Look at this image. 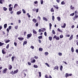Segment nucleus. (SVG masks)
<instances>
[{"label":"nucleus","instance_id":"4d7b16f0","mask_svg":"<svg viewBox=\"0 0 78 78\" xmlns=\"http://www.w3.org/2000/svg\"><path fill=\"white\" fill-rule=\"evenodd\" d=\"M35 25L36 26V27H37L38 26V25H39L38 24V23H36Z\"/></svg>","mask_w":78,"mask_h":78},{"label":"nucleus","instance_id":"052dcab7","mask_svg":"<svg viewBox=\"0 0 78 78\" xmlns=\"http://www.w3.org/2000/svg\"><path fill=\"white\" fill-rule=\"evenodd\" d=\"M30 48H32V49H34V46H31L30 47Z\"/></svg>","mask_w":78,"mask_h":78},{"label":"nucleus","instance_id":"0e129e2a","mask_svg":"<svg viewBox=\"0 0 78 78\" xmlns=\"http://www.w3.org/2000/svg\"><path fill=\"white\" fill-rule=\"evenodd\" d=\"M34 58L35 59H38V57H37L36 56H34Z\"/></svg>","mask_w":78,"mask_h":78},{"label":"nucleus","instance_id":"6ab92c4d","mask_svg":"<svg viewBox=\"0 0 78 78\" xmlns=\"http://www.w3.org/2000/svg\"><path fill=\"white\" fill-rule=\"evenodd\" d=\"M4 28H6L7 27V24H5L4 25Z\"/></svg>","mask_w":78,"mask_h":78},{"label":"nucleus","instance_id":"7c9ffc66","mask_svg":"<svg viewBox=\"0 0 78 78\" xmlns=\"http://www.w3.org/2000/svg\"><path fill=\"white\" fill-rule=\"evenodd\" d=\"M5 44L3 43H2V42H0V46H2L3 45H4Z\"/></svg>","mask_w":78,"mask_h":78},{"label":"nucleus","instance_id":"0eeeda50","mask_svg":"<svg viewBox=\"0 0 78 78\" xmlns=\"http://www.w3.org/2000/svg\"><path fill=\"white\" fill-rule=\"evenodd\" d=\"M32 21L34 22V23H36V22H37V20L35 18H34L33 19Z\"/></svg>","mask_w":78,"mask_h":78},{"label":"nucleus","instance_id":"8fccbe9b","mask_svg":"<svg viewBox=\"0 0 78 78\" xmlns=\"http://www.w3.org/2000/svg\"><path fill=\"white\" fill-rule=\"evenodd\" d=\"M44 35L45 36H47V33L46 32H44Z\"/></svg>","mask_w":78,"mask_h":78},{"label":"nucleus","instance_id":"4468645a","mask_svg":"<svg viewBox=\"0 0 78 78\" xmlns=\"http://www.w3.org/2000/svg\"><path fill=\"white\" fill-rule=\"evenodd\" d=\"M18 39L20 40V41H23V39H24V38H23L18 37Z\"/></svg>","mask_w":78,"mask_h":78},{"label":"nucleus","instance_id":"69168bd1","mask_svg":"<svg viewBox=\"0 0 78 78\" xmlns=\"http://www.w3.org/2000/svg\"><path fill=\"white\" fill-rule=\"evenodd\" d=\"M24 44H27V41H24Z\"/></svg>","mask_w":78,"mask_h":78},{"label":"nucleus","instance_id":"3c124183","mask_svg":"<svg viewBox=\"0 0 78 78\" xmlns=\"http://www.w3.org/2000/svg\"><path fill=\"white\" fill-rule=\"evenodd\" d=\"M57 30L58 31H59V32H61V30H60V29H59V28H58L57 29Z\"/></svg>","mask_w":78,"mask_h":78},{"label":"nucleus","instance_id":"20e7f679","mask_svg":"<svg viewBox=\"0 0 78 78\" xmlns=\"http://www.w3.org/2000/svg\"><path fill=\"white\" fill-rule=\"evenodd\" d=\"M2 53H3V55L5 54V53H6V52L5 51V49L4 48H3V49H2Z\"/></svg>","mask_w":78,"mask_h":78},{"label":"nucleus","instance_id":"a18cd8bd","mask_svg":"<svg viewBox=\"0 0 78 78\" xmlns=\"http://www.w3.org/2000/svg\"><path fill=\"white\" fill-rule=\"evenodd\" d=\"M15 28L16 29V30H17V29L18 28V26H16L15 27Z\"/></svg>","mask_w":78,"mask_h":78},{"label":"nucleus","instance_id":"7ed1b4c3","mask_svg":"<svg viewBox=\"0 0 78 78\" xmlns=\"http://www.w3.org/2000/svg\"><path fill=\"white\" fill-rule=\"evenodd\" d=\"M22 12V10H20V11L17 12H16V14H17V15H19V14H21Z\"/></svg>","mask_w":78,"mask_h":78},{"label":"nucleus","instance_id":"cd10ccee","mask_svg":"<svg viewBox=\"0 0 78 78\" xmlns=\"http://www.w3.org/2000/svg\"><path fill=\"white\" fill-rule=\"evenodd\" d=\"M43 20H45V21H48L47 19L46 18H45V17H43Z\"/></svg>","mask_w":78,"mask_h":78},{"label":"nucleus","instance_id":"b1692460","mask_svg":"<svg viewBox=\"0 0 78 78\" xmlns=\"http://www.w3.org/2000/svg\"><path fill=\"white\" fill-rule=\"evenodd\" d=\"M61 4L62 5H65V4H66V3H65L64 1H63L61 2Z\"/></svg>","mask_w":78,"mask_h":78},{"label":"nucleus","instance_id":"a211bd4d","mask_svg":"<svg viewBox=\"0 0 78 78\" xmlns=\"http://www.w3.org/2000/svg\"><path fill=\"white\" fill-rule=\"evenodd\" d=\"M4 0H0V3L1 4H3L2 2H4Z\"/></svg>","mask_w":78,"mask_h":78},{"label":"nucleus","instance_id":"5701e85b","mask_svg":"<svg viewBox=\"0 0 78 78\" xmlns=\"http://www.w3.org/2000/svg\"><path fill=\"white\" fill-rule=\"evenodd\" d=\"M10 42V40H6L5 41V42L6 44H7V43H8V42Z\"/></svg>","mask_w":78,"mask_h":78},{"label":"nucleus","instance_id":"de8ad7c7","mask_svg":"<svg viewBox=\"0 0 78 78\" xmlns=\"http://www.w3.org/2000/svg\"><path fill=\"white\" fill-rule=\"evenodd\" d=\"M56 40H59V37H56Z\"/></svg>","mask_w":78,"mask_h":78},{"label":"nucleus","instance_id":"c03bdc74","mask_svg":"<svg viewBox=\"0 0 78 78\" xmlns=\"http://www.w3.org/2000/svg\"><path fill=\"white\" fill-rule=\"evenodd\" d=\"M9 44H7V46H6V48H7V49H8V48H9Z\"/></svg>","mask_w":78,"mask_h":78},{"label":"nucleus","instance_id":"a19ab883","mask_svg":"<svg viewBox=\"0 0 78 78\" xmlns=\"http://www.w3.org/2000/svg\"><path fill=\"white\" fill-rule=\"evenodd\" d=\"M34 3L35 4H38V2L37 1H36L35 2H34Z\"/></svg>","mask_w":78,"mask_h":78},{"label":"nucleus","instance_id":"58836bf2","mask_svg":"<svg viewBox=\"0 0 78 78\" xmlns=\"http://www.w3.org/2000/svg\"><path fill=\"white\" fill-rule=\"evenodd\" d=\"M52 33L53 34H55V30H52Z\"/></svg>","mask_w":78,"mask_h":78},{"label":"nucleus","instance_id":"a878e982","mask_svg":"<svg viewBox=\"0 0 78 78\" xmlns=\"http://www.w3.org/2000/svg\"><path fill=\"white\" fill-rule=\"evenodd\" d=\"M57 18L58 21H60L61 20V18L60 17H58Z\"/></svg>","mask_w":78,"mask_h":78},{"label":"nucleus","instance_id":"393cba45","mask_svg":"<svg viewBox=\"0 0 78 78\" xmlns=\"http://www.w3.org/2000/svg\"><path fill=\"white\" fill-rule=\"evenodd\" d=\"M34 68H38V66L37 65H34Z\"/></svg>","mask_w":78,"mask_h":78},{"label":"nucleus","instance_id":"680f3d73","mask_svg":"<svg viewBox=\"0 0 78 78\" xmlns=\"http://www.w3.org/2000/svg\"><path fill=\"white\" fill-rule=\"evenodd\" d=\"M45 78H48V76L46 74L45 76Z\"/></svg>","mask_w":78,"mask_h":78},{"label":"nucleus","instance_id":"f704fd0d","mask_svg":"<svg viewBox=\"0 0 78 78\" xmlns=\"http://www.w3.org/2000/svg\"><path fill=\"white\" fill-rule=\"evenodd\" d=\"M62 68H63L62 66H61L60 68V70L62 71Z\"/></svg>","mask_w":78,"mask_h":78},{"label":"nucleus","instance_id":"473e14b6","mask_svg":"<svg viewBox=\"0 0 78 78\" xmlns=\"http://www.w3.org/2000/svg\"><path fill=\"white\" fill-rule=\"evenodd\" d=\"M44 54L45 55H46L47 56V55H48V52H46L44 53Z\"/></svg>","mask_w":78,"mask_h":78},{"label":"nucleus","instance_id":"4be33fe9","mask_svg":"<svg viewBox=\"0 0 78 78\" xmlns=\"http://www.w3.org/2000/svg\"><path fill=\"white\" fill-rule=\"evenodd\" d=\"M69 74L68 73H66L65 75V76L66 78H67L69 76Z\"/></svg>","mask_w":78,"mask_h":78},{"label":"nucleus","instance_id":"09e8293b","mask_svg":"<svg viewBox=\"0 0 78 78\" xmlns=\"http://www.w3.org/2000/svg\"><path fill=\"white\" fill-rule=\"evenodd\" d=\"M58 54L59 56H61L62 55V54L61 52H59Z\"/></svg>","mask_w":78,"mask_h":78},{"label":"nucleus","instance_id":"49530a36","mask_svg":"<svg viewBox=\"0 0 78 78\" xmlns=\"http://www.w3.org/2000/svg\"><path fill=\"white\" fill-rule=\"evenodd\" d=\"M18 6V4H16L14 5V8H15V7H16V6Z\"/></svg>","mask_w":78,"mask_h":78},{"label":"nucleus","instance_id":"e2e57ef3","mask_svg":"<svg viewBox=\"0 0 78 78\" xmlns=\"http://www.w3.org/2000/svg\"><path fill=\"white\" fill-rule=\"evenodd\" d=\"M14 45L15 46H17V43L16 42H15L14 43Z\"/></svg>","mask_w":78,"mask_h":78},{"label":"nucleus","instance_id":"39448f33","mask_svg":"<svg viewBox=\"0 0 78 78\" xmlns=\"http://www.w3.org/2000/svg\"><path fill=\"white\" fill-rule=\"evenodd\" d=\"M7 70H8L7 68H5L3 70V73H5L6 72Z\"/></svg>","mask_w":78,"mask_h":78},{"label":"nucleus","instance_id":"aec40b11","mask_svg":"<svg viewBox=\"0 0 78 78\" xmlns=\"http://www.w3.org/2000/svg\"><path fill=\"white\" fill-rule=\"evenodd\" d=\"M39 51H42L43 50V49H42V48H39Z\"/></svg>","mask_w":78,"mask_h":78},{"label":"nucleus","instance_id":"f257e3e1","mask_svg":"<svg viewBox=\"0 0 78 78\" xmlns=\"http://www.w3.org/2000/svg\"><path fill=\"white\" fill-rule=\"evenodd\" d=\"M75 14V16L74 17V18L73 19V20H75L76 19H77L78 18V15L76 14L77 13V11H75L74 12Z\"/></svg>","mask_w":78,"mask_h":78},{"label":"nucleus","instance_id":"4c0bfd02","mask_svg":"<svg viewBox=\"0 0 78 78\" xmlns=\"http://www.w3.org/2000/svg\"><path fill=\"white\" fill-rule=\"evenodd\" d=\"M27 16H28V17H29V18L31 17V16L29 15V13H27Z\"/></svg>","mask_w":78,"mask_h":78},{"label":"nucleus","instance_id":"dca6fc26","mask_svg":"<svg viewBox=\"0 0 78 78\" xmlns=\"http://www.w3.org/2000/svg\"><path fill=\"white\" fill-rule=\"evenodd\" d=\"M51 12H55V10H54V9H53V8H52L51 9Z\"/></svg>","mask_w":78,"mask_h":78},{"label":"nucleus","instance_id":"ea45409f","mask_svg":"<svg viewBox=\"0 0 78 78\" xmlns=\"http://www.w3.org/2000/svg\"><path fill=\"white\" fill-rule=\"evenodd\" d=\"M38 73L39 74V76H40V77H41V72H39Z\"/></svg>","mask_w":78,"mask_h":78},{"label":"nucleus","instance_id":"1a4fd4ad","mask_svg":"<svg viewBox=\"0 0 78 78\" xmlns=\"http://www.w3.org/2000/svg\"><path fill=\"white\" fill-rule=\"evenodd\" d=\"M12 68V65H10L9 66V70H11Z\"/></svg>","mask_w":78,"mask_h":78},{"label":"nucleus","instance_id":"9d476101","mask_svg":"<svg viewBox=\"0 0 78 78\" xmlns=\"http://www.w3.org/2000/svg\"><path fill=\"white\" fill-rule=\"evenodd\" d=\"M73 35H72L69 38V41H71L72 39H73Z\"/></svg>","mask_w":78,"mask_h":78},{"label":"nucleus","instance_id":"f3484780","mask_svg":"<svg viewBox=\"0 0 78 78\" xmlns=\"http://www.w3.org/2000/svg\"><path fill=\"white\" fill-rule=\"evenodd\" d=\"M35 62H36V60L34 59V60H33L32 61H31V63H34Z\"/></svg>","mask_w":78,"mask_h":78},{"label":"nucleus","instance_id":"9b49d317","mask_svg":"<svg viewBox=\"0 0 78 78\" xmlns=\"http://www.w3.org/2000/svg\"><path fill=\"white\" fill-rule=\"evenodd\" d=\"M66 23H64V25L63 26H62L61 27L62 28H65V27H66Z\"/></svg>","mask_w":78,"mask_h":78},{"label":"nucleus","instance_id":"412c9836","mask_svg":"<svg viewBox=\"0 0 78 78\" xmlns=\"http://www.w3.org/2000/svg\"><path fill=\"white\" fill-rule=\"evenodd\" d=\"M58 69H59V67L58 66H55V67L54 68V69L55 70L56 69V70H58Z\"/></svg>","mask_w":78,"mask_h":78},{"label":"nucleus","instance_id":"bb28decb","mask_svg":"<svg viewBox=\"0 0 78 78\" xmlns=\"http://www.w3.org/2000/svg\"><path fill=\"white\" fill-rule=\"evenodd\" d=\"M3 9L4 10V11H6V10H7V9H7L5 7H4L3 8Z\"/></svg>","mask_w":78,"mask_h":78},{"label":"nucleus","instance_id":"ddd939ff","mask_svg":"<svg viewBox=\"0 0 78 78\" xmlns=\"http://www.w3.org/2000/svg\"><path fill=\"white\" fill-rule=\"evenodd\" d=\"M53 7L54 8H55V9H59V7H58V6H56L55 5H53Z\"/></svg>","mask_w":78,"mask_h":78},{"label":"nucleus","instance_id":"338daca9","mask_svg":"<svg viewBox=\"0 0 78 78\" xmlns=\"http://www.w3.org/2000/svg\"><path fill=\"white\" fill-rule=\"evenodd\" d=\"M36 12H38L39 11V10H38V9H36Z\"/></svg>","mask_w":78,"mask_h":78},{"label":"nucleus","instance_id":"603ef678","mask_svg":"<svg viewBox=\"0 0 78 78\" xmlns=\"http://www.w3.org/2000/svg\"><path fill=\"white\" fill-rule=\"evenodd\" d=\"M9 30H11V26H9Z\"/></svg>","mask_w":78,"mask_h":78},{"label":"nucleus","instance_id":"774afa93","mask_svg":"<svg viewBox=\"0 0 78 78\" xmlns=\"http://www.w3.org/2000/svg\"><path fill=\"white\" fill-rule=\"evenodd\" d=\"M76 39H78V35H77L76 36Z\"/></svg>","mask_w":78,"mask_h":78},{"label":"nucleus","instance_id":"2f4dec72","mask_svg":"<svg viewBox=\"0 0 78 78\" xmlns=\"http://www.w3.org/2000/svg\"><path fill=\"white\" fill-rule=\"evenodd\" d=\"M38 39H42V36H39L38 37Z\"/></svg>","mask_w":78,"mask_h":78},{"label":"nucleus","instance_id":"864d4df0","mask_svg":"<svg viewBox=\"0 0 78 78\" xmlns=\"http://www.w3.org/2000/svg\"><path fill=\"white\" fill-rule=\"evenodd\" d=\"M28 64L29 66H31V63L30 62H28Z\"/></svg>","mask_w":78,"mask_h":78},{"label":"nucleus","instance_id":"5fc2aeb1","mask_svg":"<svg viewBox=\"0 0 78 78\" xmlns=\"http://www.w3.org/2000/svg\"><path fill=\"white\" fill-rule=\"evenodd\" d=\"M38 19L39 20H41V17L39 16H38Z\"/></svg>","mask_w":78,"mask_h":78},{"label":"nucleus","instance_id":"2eb2a0df","mask_svg":"<svg viewBox=\"0 0 78 78\" xmlns=\"http://www.w3.org/2000/svg\"><path fill=\"white\" fill-rule=\"evenodd\" d=\"M12 7H10L9 8V11H12Z\"/></svg>","mask_w":78,"mask_h":78},{"label":"nucleus","instance_id":"f03ea898","mask_svg":"<svg viewBox=\"0 0 78 78\" xmlns=\"http://www.w3.org/2000/svg\"><path fill=\"white\" fill-rule=\"evenodd\" d=\"M32 36V34H31V33L28 34L27 35V39H29V38H30V37H31Z\"/></svg>","mask_w":78,"mask_h":78},{"label":"nucleus","instance_id":"bf43d9fd","mask_svg":"<svg viewBox=\"0 0 78 78\" xmlns=\"http://www.w3.org/2000/svg\"><path fill=\"white\" fill-rule=\"evenodd\" d=\"M7 31V33H9V28H7L6 30Z\"/></svg>","mask_w":78,"mask_h":78},{"label":"nucleus","instance_id":"f8f14e48","mask_svg":"<svg viewBox=\"0 0 78 78\" xmlns=\"http://www.w3.org/2000/svg\"><path fill=\"white\" fill-rule=\"evenodd\" d=\"M49 40L50 41H51L52 40V37H48Z\"/></svg>","mask_w":78,"mask_h":78},{"label":"nucleus","instance_id":"37998d69","mask_svg":"<svg viewBox=\"0 0 78 78\" xmlns=\"http://www.w3.org/2000/svg\"><path fill=\"white\" fill-rule=\"evenodd\" d=\"M43 3H44V2L43 1V0H41V5H43Z\"/></svg>","mask_w":78,"mask_h":78},{"label":"nucleus","instance_id":"6e6552de","mask_svg":"<svg viewBox=\"0 0 78 78\" xmlns=\"http://www.w3.org/2000/svg\"><path fill=\"white\" fill-rule=\"evenodd\" d=\"M33 32L34 34H37V32H36L34 29L33 30Z\"/></svg>","mask_w":78,"mask_h":78},{"label":"nucleus","instance_id":"c85d7f7f","mask_svg":"<svg viewBox=\"0 0 78 78\" xmlns=\"http://www.w3.org/2000/svg\"><path fill=\"white\" fill-rule=\"evenodd\" d=\"M75 15V13H71L70 15V16H73Z\"/></svg>","mask_w":78,"mask_h":78},{"label":"nucleus","instance_id":"13d9d810","mask_svg":"<svg viewBox=\"0 0 78 78\" xmlns=\"http://www.w3.org/2000/svg\"><path fill=\"white\" fill-rule=\"evenodd\" d=\"M63 37V35H61L60 36V38H62Z\"/></svg>","mask_w":78,"mask_h":78},{"label":"nucleus","instance_id":"423d86ee","mask_svg":"<svg viewBox=\"0 0 78 78\" xmlns=\"http://www.w3.org/2000/svg\"><path fill=\"white\" fill-rule=\"evenodd\" d=\"M18 71H19V70L18 69H17L16 70L14 71L13 74H16V73H17L18 72Z\"/></svg>","mask_w":78,"mask_h":78},{"label":"nucleus","instance_id":"79ce46f5","mask_svg":"<svg viewBox=\"0 0 78 78\" xmlns=\"http://www.w3.org/2000/svg\"><path fill=\"white\" fill-rule=\"evenodd\" d=\"M55 19V16H52V20L53 21H54V20Z\"/></svg>","mask_w":78,"mask_h":78},{"label":"nucleus","instance_id":"72a5a7b5","mask_svg":"<svg viewBox=\"0 0 78 78\" xmlns=\"http://www.w3.org/2000/svg\"><path fill=\"white\" fill-rule=\"evenodd\" d=\"M71 51L73 52L74 51V49H73V47L71 48Z\"/></svg>","mask_w":78,"mask_h":78},{"label":"nucleus","instance_id":"c9c22d12","mask_svg":"<svg viewBox=\"0 0 78 78\" xmlns=\"http://www.w3.org/2000/svg\"><path fill=\"white\" fill-rule=\"evenodd\" d=\"M45 65L47 66V67H50V66L48 64V63H45Z\"/></svg>","mask_w":78,"mask_h":78},{"label":"nucleus","instance_id":"6e6d98bb","mask_svg":"<svg viewBox=\"0 0 78 78\" xmlns=\"http://www.w3.org/2000/svg\"><path fill=\"white\" fill-rule=\"evenodd\" d=\"M57 37V36H56V35H55V36L53 37V39H56Z\"/></svg>","mask_w":78,"mask_h":78},{"label":"nucleus","instance_id":"c756f323","mask_svg":"<svg viewBox=\"0 0 78 78\" xmlns=\"http://www.w3.org/2000/svg\"><path fill=\"white\" fill-rule=\"evenodd\" d=\"M22 11L23 12V14H25L26 13V12H25V10H24V9H22Z\"/></svg>","mask_w":78,"mask_h":78},{"label":"nucleus","instance_id":"e433bc0d","mask_svg":"<svg viewBox=\"0 0 78 78\" xmlns=\"http://www.w3.org/2000/svg\"><path fill=\"white\" fill-rule=\"evenodd\" d=\"M14 56H12V61L13 62L14 61Z\"/></svg>","mask_w":78,"mask_h":78}]
</instances>
